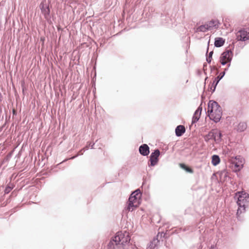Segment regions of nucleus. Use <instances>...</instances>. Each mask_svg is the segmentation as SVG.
I'll list each match as a JSON object with an SVG mask.
<instances>
[{"mask_svg": "<svg viewBox=\"0 0 249 249\" xmlns=\"http://www.w3.org/2000/svg\"><path fill=\"white\" fill-rule=\"evenodd\" d=\"M228 71L227 69H224V71L221 72L219 75L214 78L213 83H210V84L208 87V89L211 91L212 94L215 91L217 85L219 83V81L225 75L226 73Z\"/></svg>", "mask_w": 249, "mask_h": 249, "instance_id": "6", "label": "nucleus"}, {"mask_svg": "<svg viewBox=\"0 0 249 249\" xmlns=\"http://www.w3.org/2000/svg\"><path fill=\"white\" fill-rule=\"evenodd\" d=\"M225 43V39L221 37H217L214 38V47L220 48L223 46Z\"/></svg>", "mask_w": 249, "mask_h": 249, "instance_id": "14", "label": "nucleus"}, {"mask_svg": "<svg viewBox=\"0 0 249 249\" xmlns=\"http://www.w3.org/2000/svg\"><path fill=\"white\" fill-rule=\"evenodd\" d=\"M94 144V142H88L86 146H89V148L90 147L91 149H93Z\"/></svg>", "mask_w": 249, "mask_h": 249, "instance_id": "32", "label": "nucleus"}, {"mask_svg": "<svg viewBox=\"0 0 249 249\" xmlns=\"http://www.w3.org/2000/svg\"><path fill=\"white\" fill-rule=\"evenodd\" d=\"M210 68L211 69V72H212L214 70L215 67L214 66H210Z\"/></svg>", "mask_w": 249, "mask_h": 249, "instance_id": "39", "label": "nucleus"}, {"mask_svg": "<svg viewBox=\"0 0 249 249\" xmlns=\"http://www.w3.org/2000/svg\"><path fill=\"white\" fill-rule=\"evenodd\" d=\"M211 163L212 165L215 166L219 164L220 162V158L218 155H213L211 157Z\"/></svg>", "mask_w": 249, "mask_h": 249, "instance_id": "18", "label": "nucleus"}, {"mask_svg": "<svg viewBox=\"0 0 249 249\" xmlns=\"http://www.w3.org/2000/svg\"><path fill=\"white\" fill-rule=\"evenodd\" d=\"M210 249H215V248L211 246Z\"/></svg>", "mask_w": 249, "mask_h": 249, "instance_id": "46", "label": "nucleus"}, {"mask_svg": "<svg viewBox=\"0 0 249 249\" xmlns=\"http://www.w3.org/2000/svg\"><path fill=\"white\" fill-rule=\"evenodd\" d=\"M236 161H237V162L238 163H241V160H242V157H241L240 156H237L235 158Z\"/></svg>", "mask_w": 249, "mask_h": 249, "instance_id": "33", "label": "nucleus"}, {"mask_svg": "<svg viewBox=\"0 0 249 249\" xmlns=\"http://www.w3.org/2000/svg\"><path fill=\"white\" fill-rule=\"evenodd\" d=\"M139 153L142 156H147L150 154V147L147 144H142L139 147Z\"/></svg>", "mask_w": 249, "mask_h": 249, "instance_id": "9", "label": "nucleus"}, {"mask_svg": "<svg viewBox=\"0 0 249 249\" xmlns=\"http://www.w3.org/2000/svg\"><path fill=\"white\" fill-rule=\"evenodd\" d=\"M186 129L184 125H178L175 128V134L177 137L182 136L185 132Z\"/></svg>", "mask_w": 249, "mask_h": 249, "instance_id": "12", "label": "nucleus"}, {"mask_svg": "<svg viewBox=\"0 0 249 249\" xmlns=\"http://www.w3.org/2000/svg\"><path fill=\"white\" fill-rule=\"evenodd\" d=\"M209 31L208 25L206 24L201 25L195 28L196 32H206Z\"/></svg>", "mask_w": 249, "mask_h": 249, "instance_id": "19", "label": "nucleus"}, {"mask_svg": "<svg viewBox=\"0 0 249 249\" xmlns=\"http://www.w3.org/2000/svg\"><path fill=\"white\" fill-rule=\"evenodd\" d=\"M208 77L207 76H206L205 78V85L204 86L205 87V85H206V81L208 79Z\"/></svg>", "mask_w": 249, "mask_h": 249, "instance_id": "44", "label": "nucleus"}, {"mask_svg": "<svg viewBox=\"0 0 249 249\" xmlns=\"http://www.w3.org/2000/svg\"><path fill=\"white\" fill-rule=\"evenodd\" d=\"M44 17V18L46 20V21H47V22L51 24L52 23V21L51 20V15H50L49 16H46L45 17Z\"/></svg>", "mask_w": 249, "mask_h": 249, "instance_id": "31", "label": "nucleus"}, {"mask_svg": "<svg viewBox=\"0 0 249 249\" xmlns=\"http://www.w3.org/2000/svg\"><path fill=\"white\" fill-rule=\"evenodd\" d=\"M165 236L166 233L164 232H159L154 238L157 241V243H159L160 240L163 241V239L165 238Z\"/></svg>", "mask_w": 249, "mask_h": 249, "instance_id": "21", "label": "nucleus"}, {"mask_svg": "<svg viewBox=\"0 0 249 249\" xmlns=\"http://www.w3.org/2000/svg\"><path fill=\"white\" fill-rule=\"evenodd\" d=\"M139 205V203L138 204H135V203H133V202H129L127 201V205L126 209L128 211L132 212L135 209H136L138 207Z\"/></svg>", "mask_w": 249, "mask_h": 249, "instance_id": "22", "label": "nucleus"}, {"mask_svg": "<svg viewBox=\"0 0 249 249\" xmlns=\"http://www.w3.org/2000/svg\"><path fill=\"white\" fill-rule=\"evenodd\" d=\"M203 71H204V74L207 75V72H206V70L205 69V67H207V64L206 63H204L203 64Z\"/></svg>", "mask_w": 249, "mask_h": 249, "instance_id": "36", "label": "nucleus"}, {"mask_svg": "<svg viewBox=\"0 0 249 249\" xmlns=\"http://www.w3.org/2000/svg\"><path fill=\"white\" fill-rule=\"evenodd\" d=\"M39 8L44 17L49 16L51 14V8L49 4L46 3V0H43L39 4Z\"/></svg>", "mask_w": 249, "mask_h": 249, "instance_id": "7", "label": "nucleus"}, {"mask_svg": "<svg viewBox=\"0 0 249 249\" xmlns=\"http://www.w3.org/2000/svg\"><path fill=\"white\" fill-rule=\"evenodd\" d=\"M201 73H202V72H201V71L200 70H197V75L200 76V75H201Z\"/></svg>", "mask_w": 249, "mask_h": 249, "instance_id": "40", "label": "nucleus"}, {"mask_svg": "<svg viewBox=\"0 0 249 249\" xmlns=\"http://www.w3.org/2000/svg\"><path fill=\"white\" fill-rule=\"evenodd\" d=\"M12 114H13V116H17V110H16L15 109H14V108H13V109H12Z\"/></svg>", "mask_w": 249, "mask_h": 249, "instance_id": "37", "label": "nucleus"}, {"mask_svg": "<svg viewBox=\"0 0 249 249\" xmlns=\"http://www.w3.org/2000/svg\"><path fill=\"white\" fill-rule=\"evenodd\" d=\"M218 105V103L214 100H210L208 103V110L206 113L211 114L213 113V111H214V109L216 107V105Z\"/></svg>", "mask_w": 249, "mask_h": 249, "instance_id": "11", "label": "nucleus"}, {"mask_svg": "<svg viewBox=\"0 0 249 249\" xmlns=\"http://www.w3.org/2000/svg\"><path fill=\"white\" fill-rule=\"evenodd\" d=\"M10 179L9 182H8L7 180L6 181V185L4 190L5 195L9 194L15 187L14 183L11 182L12 177H10Z\"/></svg>", "mask_w": 249, "mask_h": 249, "instance_id": "13", "label": "nucleus"}, {"mask_svg": "<svg viewBox=\"0 0 249 249\" xmlns=\"http://www.w3.org/2000/svg\"><path fill=\"white\" fill-rule=\"evenodd\" d=\"M179 166L181 169H183L187 173H193L194 172L193 169L192 168L190 167L189 166H187L184 163H179Z\"/></svg>", "mask_w": 249, "mask_h": 249, "instance_id": "20", "label": "nucleus"}, {"mask_svg": "<svg viewBox=\"0 0 249 249\" xmlns=\"http://www.w3.org/2000/svg\"><path fill=\"white\" fill-rule=\"evenodd\" d=\"M236 36L238 41H245L249 39V36H248V32L245 29H242L239 30L236 33Z\"/></svg>", "mask_w": 249, "mask_h": 249, "instance_id": "8", "label": "nucleus"}, {"mask_svg": "<svg viewBox=\"0 0 249 249\" xmlns=\"http://www.w3.org/2000/svg\"><path fill=\"white\" fill-rule=\"evenodd\" d=\"M209 43H210V40L208 42V46H207V52H206V60L208 64H210L211 63L212 60L213 54V51H212L208 54L209 47Z\"/></svg>", "mask_w": 249, "mask_h": 249, "instance_id": "17", "label": "nucleus"}, {"mask_svg": "<svg viewBox=\"0 0 249 249\" xmlns=\"http://www.w3.org/2000/svg\"><path fill=\"white\" fill-rule=\"evenodd\" d=\"M79 156V155L77 154L76 155L72 156L69 159L70 160H73V159H75L76 158H77V157H78Z\"/></svg>", "mask_w": 249, "mask_h": 249, "instance_id": "38", "label": "nucleus"}, {"mask_svg": "<svg viewBox=\"0 0 249 249\" xmlns=\"http://www.w3.org/2000/svg\"><path fill=\"white\" fill-rule=\"evenodd\" d=\"M197 112H199V114L201 115V112L202 111V103L199 106V107L196 109Z\"/></svg>", "mask_w": 249, "mask_h": 249, "instance_id": "34", "label": "nucleus"}, {"mask_svg": "<svg viewBox=\"0 0 249 249\" xmlns=\"http://www.w3.org/2000/svg\"><path fill=\"white\" fill-rule=\"evenodd\" d=\"M217 129H212L210 131L208 132V136L210 137L211 140H213L215 142V140H216V133Z\"/></svg>", "mask_w": 249, "mask_h": 249, "instance_id": "24", "label": "nucleus"}, {"mask_svg": "<svg viewBox=\"0 0 249 249\" xmlns=\"http://www.w3.org/2000/svg\"><path fill=\"white\" fill-rule=\"evenodd\" d=\"M57 29L58 31H62L63 29L60 27V26H57Z\"/></svg>", "mask_w": 249, "mask_h": 249, "instance_id": "41", "label": "nucleus"}, {"mask_svg": "<svg viewBox=\"0 0 249 249\" xmlns=\"http://www.w3.org/2000/svg\"><path fill=\"white\" fill-rule=\"evenodd\" d=\"M218 73H219V72H218V71H217V72H216V74H218Z\"/></svg>", "mask_w": 249, "mask_h": 249, "instance_id": "50", "label": "nucleus"}, {"mask_svg": "<svg viewBox=\"0 0 249 249\" xmlns=\"http://www.w3.org/2000/svg\"><path fill=\"white\" fill-rule=\"evenodd\" d=\"M200 114H198L197 116V115L194 116V115H193V116L192 119V124H194L196 123L198 121V120L200 118Z\"/></svg>", "mask_w": 249, "mask_h": 249, "instance_id": "29", "label": "nucleus"}, {"mask_svg": "<svg viewBox=\"0 0 249 249\" xmlns=\"http://www.w3.org/2000/svg\"><path fill=\"white\" fill-rule=\"evenodd\" d=\"M209 119L215 123L220 122L222 116V110L221 107L218 104L213 111V113L207 115Z\"/></svg>", "mask_w": 249, "mask_h": 249, "instance_id": "4", "label": "nucleus"}, {"mask_svg": "<svg viewBox=\"0 0 249 249\" xmlns=\"http://www.w3.org/2000/svg\"><path fill=\"white\" fill-rule=\"evenodd\" d=\"M247 128V124L246 122H240L237 126L236 130L238 132L245 131Z\"/></svg>", "mask_w": 249, "mask_h": 249, "instance_id": "16", "label": "nucleus"}, {"mask_svg": "<svg viewBox=\"0 0 249 249\" xmlns=\"http://www.w3.org/2000/svg\"><path fill=\"white\" fill-rule=\"evenodd\" d=\"M131 237L126 232L118 231L112 236L107 245V249H135L130 243Z\"/></svg>", "mask_w": 249, "mask_h": 249, "instance_id": "1", "label": "nucleus"}, {"mask_svg": "<svg viewBox=\"0 0 249 249\" xmlns=\"http://www.w3.org/2000/svg\"><path fill=\"white\" fill-rule=\"evenodd\" d=\"M217 174L219 176L220 182H224L227 180V178H230L229 177V173L226 169H223L218 171Z\"/></svg>", "mask_w": 249, "mask_h": 249, "instance_id": "10", "label": "nucleus"}, {"mask_svg": "<svg viewBox=\"0 0 249 249\" xmlns=\"http://www.w3.org/2000/svg\"><path fill=\"white\" fill-rule=\"evenodd\" d=\"M219 21L217 20L212 19L210 21L206 23L208 25V27L209 30L213 29V28L216 29L219 26Z\"/></svg>", "mask_w": 249, "mask_h": 249, "instance_id": "15", "label": "nucleus"}, {"mask_svg": "<svg viewBox=\"0 0 249 249\" xmlns=\"http://www.w3.org/2000/svg\"><path fill=\"white\" fill-rule=\"evenodd\" d=\"M234 48V45L233 43L230 44L229 46L225 49V50L221 53L219 57V62L222 66L227 65V69L230 67L231 62L233 56V50Z\"/></svg>", "mask_w": 249, "mask_h": 249, "instance_id": "3", "label": "nucleus"}, {"mask_svg": "<svg viewBox=\"0 0 249 249\" xmlns=\"http://www.w3.org/2000/svg\"><path fill=\"white\" fill-rule=\"evenodd\" d=\"M156 240L153 238V240L149 243V246L147 247V249H157L158 243Z\"/></svg>", "mask_w": 249, "mask_h": 249, "instance_id": "26", "label": "nucleus"}, {"mask_svg": "<svg viewBox=\"0 0 249 249\" xmlns=\"http://www.w3.org/2000/svg\"><path fill=\"white\" fill-rule=\"evenodd\" d=\"M134 197H139V198L141 196L142 193L140 189H137L131 194Z\"/></svg>", "mask_w": 249, "mask_h": 249, "instance_id": "28", "label": "nucleus"}, {"mask_svg": "<svg viewBox=\"0 0 249 249\" xmlns=\"http://www.w3.org/2000/svg\"><path fill=\"white\" fill-rule=\"evenodd\" d=\"M243 164H244V163H243V161H241V163H238L237 162L234 163V168H235L234 171L235 172L240 171L243 167V166H244Z\"/></svg>", "mask_w": 249, "mask_h": 249, "instance_id": "25", "label": "nucleus"}, {"mask_svg": "<svg viewBox=\"0 0 249 249\" xmlns=\"http://www.w3.org/2000/svg\"><path fill=\"white\" fill-rule=\"evenodd\" d=\"M216 140H215V142L216 143H219L222 141L223 134L222 133V132L218 129H217V131L216 132Z\"/></svg>", "mask_w": 249, "mask_h": 249, "instance_id": "23", "label": "nucleus"}, {"mask_svg": "<svg viewBox=\"0 0 249 249\" xmlns=\"http://www.w3.org/2000/svg\"><path fill=\"white\" fill-rule=\"evenodd\" d=\"M89 149V146H85L83 148L81 149L79 152H78V153L77 154L78 155H82L83 154L84 152L86 151V150H87L88 149Z\"/></svg>", "mask_w": 249, "mask_h": 249, "instance_id": "30", "label": "nucleus"}, {"mask_svg": "<svg viewBox=\"0 0 249 249\" xmlns=\"http://www.w3.org/2000/svg\"><path fill=\"white\" fill-rule=\"evenodd\" d=\"M14 193H16V191L14 190V191H13L12 192V194H14Z\"/></svg>", "mask_w": 249, "mask_h": 249, "instance_id": "47", "label": "nucleus"}, {"mask_svg": "<svg viewBox=\"0 0 249 249\" xmlns=\"http://www.w3.org/2000/svg\"><path fill=\"white\" fill-rule=\"evenodd\" d=\"M160 151L158 148L155 149L151 153L148 161L149 167H153L157 165L159 161V157Z\"/></svg>", "mask_w": 249, "mask_h": 249, "instance_id": "5", "label": "nucleus"}, {"mask_svg": "<svg viewBox=\"0 0 249 249\" xmlns=\"http://www.w3.org/2000/svg\"><path fill=\"white\" fill-rule=\"evenodd\" d=\"M213 176H215L216 178H217V176H215V174H213Z\"/></svg>", "mask_w": 249, "mask_h": 249, "instance_id": "48", "label": "nucleus"}, {"mask_svg": "<svg viewBox=\"0 0 249 249\" xmlns=\"http://www.w3.org/2000/svg\"><path fill=\"white\" fill-rule=\"evenodd\" d=\"M199 114V112H197V110L195 111V113H194V116L195 115H198Z\"/></svg>", "mask_w": 249, "mask_h": 249, "instance_id": "43", "label": "nucleus"}, {"mask_svg": "<svg viewBox=\"0 0 249 249\" xmlns=\"http://www.w3.org/2000/svg\"><path fill=\"white\" fill-rule=\"evenodd\" d=\"M248 36H249V32H248Z\"/></svg>", "mask_w": 249, "mask_h": 249, "instance_id": "49", "label": "nucleus"}, {"mask_svg": "<svg viewBox=\"0 0 249 249\" xmlns=\"http://www.w3.org/2000/svg\"><path fill=\"white\" fill-rule=\"evenodd\" d=\"M40 40L42 42V43L43 44L44 42V41H45V37H41Z\"/></svg>", "mask_w": 249, "mask_h": 249, "instance_id": "42", "label": "nucleus"}, {"mask_svg": "<svg viewBox=\"0 0 249 249\" xmlns=\"http://www.w3.org/2000/svg\"><path fill=\"white\" fill-rule=\"evenodd\" d=\"M128 201L129 202H133V203H135L136 202H138L137 204L139 203L140 204L139 197H134L133 195L131 194L130 195Z\"/></svg>", "mask_w": 249, "mask_h": 249, "instance_id": "27", "label": "nucleus"}, {"mask_svg": "<svg viewBox=\"0 0 249 249\" xmlns=\"http://www.w3.org/2000/svg\"><path fill=\"white\" fill-rule=\"evenodd\" d=\"M210 137L208 136V133L203 137L204 139L206 142H208L210 140H211Z\"/></svg>", "mask_w": 249, "mask_h": 249, "instance_id": "35", "label": "nucleus"}, {"mask_svg": "<svg viewBox=\"0 0 249 249\" xmlns=\"http://www.w3.org/2000/svg\"><path fill=\"white\" fill-rule=\"evenodd\" d=\"M235 198H236V203L238 206L236 215L239 216L245 212L246 208L249 204V194L244 191H239L236 193Z\"/></svg>", "mask_w": 249, "mask_h": 249, "instance_id": "2", "label": "nucleus"}, {"mask_svg": "<svg viewBox=\"0 0 249 249\" xmlns=\"http://www.w3.org/2000/svg\"><path fill=\"white\" fill-rule=\"evenodd\" d=\"M164 17V15H163V14H160V17H161V18H163V17Z\"/></svg>", "mask_w": 249, "mask_h": 249, "instance_id": "45", "label": "nucleus"}]
</instances>
